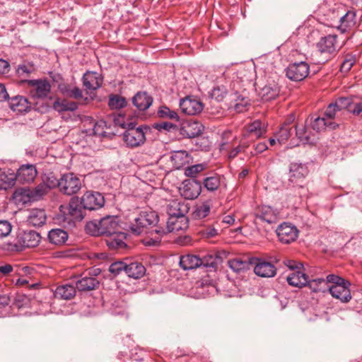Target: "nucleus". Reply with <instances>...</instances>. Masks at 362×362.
Instances as JSON below:
<instances>
[{
  "mask_svg": "<svg viewBox=\"0 0 362 362\" xmlns=\"http://www.w3.org/2000/svg\"><path fill=\"white\" fill-rule=\"evenodd\" d=\"M349 112L353 113L355 115H358L362 113V102L359 103H354L352 102V105L351 109H349Z\"/></svg>",
  "mask_w": 362,
  "mask_h": 362,
  "instance_id": "774afa93",
  "label": "nucleus"
},
{
  "mask_svg": "<svg viewBox=\"0 0 362 362\" xmlns=\"http://www.w3.org/2000/svg\"><path fill=\"white\" fill-rule=\"evenodd\" d=\"M16 173L11 169L6 171L0 170V189H7L14 186L16 182Z\"/></svg>",
  "mask_w": 362,
  "mask_h": 362,
  "instance_id": "f704fd0d",
  "label": "nucleus"
},
{
  "mask_svg": "<svg viewBox=\"0 0 362 362\" xmlns=\"http://www.w3.org/2000/svg\"><path fill=\"white\" fill-rule=\"evenodd\" d=\"M100 269H95L83 272L80 279L75 281L76 288L79 291H90L99 287L100 281L95 276L100 273Z\"/></svg>",
  "mask_w": 362,
  "mask_h": 362,
  "instance_id": "9b49d317",
  "label": "nucleus"
},
{
  "mask_svg": "<svg viewBox=\"0 0 362 362\" xmlns=\"http://www.w3.org/2000/svg\"><path fill=\"white\" fill-rule=\"evenodd\" d=\"M58 88L64 96L77 100L80 105H86L88 102V98L83 97L82 90L74 84L62 83Z\"/></svg>",
  "mask_w": 362,
  "mask_h": 362,
  "instance_id": "aec40b11",
  "label": "nucleus"
},
{
  "mask_svg": "<svg viewBox=\"0 0 362 362\" xmlns=\"http://www.w3.org/2000/svg\"><path fill=\"white\" fill-rule=\"evenodd\" d=\"M229 267L235 272H240L241 271L249 269L250 259L248 261H243L240 259H233L229 261Z\"/></svg>",
  "mask_w": 362,
  "mask_h": 362,
  "instance_id": "de8ad7c7",
  "label": "nucleus"
},
{
  "mask_svg": "<svg viewBox=\"0 0 362 362\" xmlns=\"http://www.w3.org/2000/svg\"><path fill=\"white\" fill-rule=\"evenodd\" d=\"M355 62L356 59L354 56L346 55L341 64L340 71L344 73L349 72Z\"/></svg>",
  "mask_w": 362,
  "mask_h": 362,
  "instance_id": "6e6d98bb",
  "label": "nucleus"
},
{
  "mask_svg": "<svg viewBox=\"0 0 362 362\" xmlns=\"http://www.w3.org/2000/svg\"><path fill=\"white\" fill-rule=\"evenodd\" d=\"M10 64L8 61L0 58V75H4L9 72Z\"/></svg>",
  "mask_w": 362,
  "mask_h": 362,
  "instance_id": "338daca9",
  "label": "nucleus"
},
{
  "mask_svg": "<svg viewBox=\"0 0 362 362\" xmlns=\"http://www.w3.org/2000/svg\"><path fill=\"white\" fill-rule=\"evenodd\" d=\"M35 71V67L33 64L24 63L18 65L16 69V74L18 77L21 79L22 82L26 83V81H28L26 78Z\"/></svg>",
  "mask_w": 362,
  "mask_h": 362,
  "instance_id": "79ce46f5",
  "label": "nucleus"
},
{
  "mask_svg": "<svg viewBox=\"0 0 362 362\" xmlns=\"http://www.w3.org/2000/svg\"><path fill=\"white\" fill-rule=\"evenodd\" d=\"M337 35H327L322 37L316 44L315 55L320 58L315 59L317 64H325L331 59L339 51Z\"/></svg>",
  "mask_w": 362,
  "mask_h": 362,
  "instance_id": "39448f33",
  "label": "nucleus"
},
{
  "mask_svg": "<svg viewBox=\"0 0 362 362\" xmlns=\"http://www.w3.org/2000/svg\"><path fill=\"white\" fill-rule=\"evenodd\" d=\"M286 76L293 81H301L309 74L310 66L305 62L290 64L286 69Z\"/></svg>",
  "mask_w": 362,
  "mask_h": 362,
  "instance_id": "4468645a",
  "label": "nucleus"
},
{
  "mask_svg": "<svg viewBox=\"0 0 362 362\" xmlns=\"http://www.w3.org/2000/svg\"><path fill=\"white\" fill-rule=\"evenodd\" d=\"M81 205L78 197H73L68 206H60V211L63 213V221L69 226H74L76 221H81L83 218V209Z\"/></svg>",
  "mask_w": 362,
  "mask_h": 362,
  "instance_id": "0eeeda50",
  "label": "nucleus"
},
{
  "mask_svg": "<svg viewBox=\"0 0 362 362\" xmlns=\"http://www.w3.org/2000/svg\"><path fill=\"white\" fill-rule=\"evenodd\" d=\"M202 267L216 269L219 262L218 256L214 255H206L201 258Z\"/></svg>",
  "mask_w": 362,
  "mask_h": 362,
  "instance_id": "8fccbe9b",
  "label": "nucleus"
},
{
  "mask_svg": "<svg viewBox=\"0 0 362 362\" xmlns=\"http://www.w3.org/2000/svg\"><path fill=\"white\" fill-rule=\"evenodd\" d=\"M132 102L138 110L144 111L151 105L153 98L146 92H139L132 98Z\"/></svg>",
  "mask_w": 362,
  "mask_h": 362,
  "instance_id": "c756f323",
  "label": "nucleus"
},
{
  "mask_svg": "<svg viewBox=\"0 0 362 362\" xmlns=\"http://www.w3.org/2000/svg\"><path fill=\"white\" fill-rule=\"evenodd\" d=\"M148 129L147 126L136 127L133 123H129L127 130L123 134V139L129 146H139L145 142L146 133Z\"/></svg>",
  "mask_w": 362,
  "mask_h": 362,
  "instance_id": "1a4fd4ad",
  "label": "nucleus"
},
{
  "mask_svg": "<svg viewBox=\"0 0 362 362\" xmlns=\"http://www.w3.org/2000/svg\"><path fill=\"white\" fill-rule=\"evenodd\" d=\"M125 239V233L118 230L116 233L109 235V238L106 240V244L110 249H124L127 247Z\"/></svg>",
  "mask_w": 362,
  "mask_h": 362,
  "instance_id": "7c9ffc66",
  "label": "nucleus"
},
{
  "mask_svg": "<svg viewBox=\"0 0 362 362\" xmlns=\"http://www.w3.org/2000/svg\"><path fill=\"white\" fill-rule=\"evenodd\" d=\"M338 112L339 111L334 103H331L326 108L323 117H325L327 121H334L333 119L335 118Z\"/></svg>",
  "mask_w": 362,
  "mask_h": 362,
  "instance_id": "bf43d9fd",
  "label": "nucleus"
},
{
  "mask_svg": "<svg viewBox=\"0 0 362 362\" xmlns=\"http://www.w3.org/2000/svg\"><path fill=\"white\" fill-rule=\"evenodd\" d=\"M83 86L88 90H97L102 84L103 79L101 75L95 71H87L83 76Z\"/></svg>",
  "mask_w": 362,
  "mask_h": 362,
  "instance_id": "393cba45",
  "label": "nucleus"
},
{
  "mask_svg": "<svg viewBox=\"0 0 362 362\" xmlns=\"http://www.w3.org/2000/svg\"><path fill=\"white\" fill-rule=\"evenodd\" d=\"M339 24L336 25L339 30L345 33L356 25V11L352 8L346 11V13L339 17Z\"/></svg>",
  "mask_w": 362,
  "mask_h": 362,
  "instance_id": "5701e85b",
  "label": "nucleus"
},
{
  "mask_svg": "<svg viewBox=\"0 0 362 362\" xmlns=\"http://www.w3.org/2000/svg\"><path fill=\"white\" fill-rule=\"evenodd\" d=\"M170 160L175 168L180 169L192 161V157L186 151H176L172 153Z\"/></svg>",
  "mask_w": 362,
  "mask_h": 362,
  "instance_id": "bb28decb",
  "label": "nucleus"
},
{
  "mask_svg": "<svg viewBox=\"0 0 362 362\" xmlns=\"http://www.w3.org/2000/svg\"><path fill=\"white\" fill-rule=\"evenodd\" d=\"M327 283V282L326 279L319 278V279H313L312 281L308 280L307 285H308L310 288L313 292H320V291L324 292L325 288H322V284H325Z\"/></svg>",
  "mask_w": 362,
  "mask_h": 362,
  "instance_id": "864d4df0",
  "label": "nucleus"
},
{
  "mask_svg": "<svg viewBox=\"0 0 362 362\" xmlns=\"http://www.w3.org/2000/svg\"><path fill=\"white\" fill-rule=\"evenodd\" d=\"M37 175L35 165H22L16 173V180L21 183H29L33 182Z\"/></svg>",
  "mask_w": 362,
  "mask_h": 362,
  "instance_id": "4be33fe9",
  "label": "nucleus"
},
{
  "mask_svg": "<svg viewBox=\"0 0 362 362\" xmlns=\"http://www.w3.org/2000/svg\"><path fill=\"white\" fill-rule=\"evenodd\" d=\"M326 281L332 285L328 286V291L332 296L339 300L342 303H348L351 299L350 291L351 284L344 278L335 275L329 274L326 277Z\"/></svg>",
  "mask_w": 362,
  "mask_h": 362,
  "instance_id": "20e7f679",
  "label": "nucleus"
},
{
  "mask_svg": "<svg viewBox=\"0 0 362 362\" xmlns=\"http://www.w3.org/2000/svg\"><path fill=\"white\" fill-rule=\"evenodd\" d=\"M339 125L334 121H327L324 117H316L312 122V128L319 132L327 127L331 129H335Z\"/></svg>",
  "mask_w": 362,
  "mask_h": 362,
  "instance_id": "a19ab883",
  "label": "nucleus"
},
{
  "mask_svg": "<svg viewBox=\"0 0 362 362\" xmlns=\"http://www.w3.org/2000/svg\"><path fill=\"white\" fill-rule=\"evenodd\" d=\"M200 233L202 237L205 238H214L218 234L217 230L214 227L204 228L200 231Z\"/></svg>",
  "mask_w": 362,
  "mask_h": 362,
  "instance_id": "e2e57ef3",
  "label": "nucleus"
},
{
  "mask_svg": "<svg viewBox=\"0 0 362 362\" xmlns=\"http://www.w3.org/2000/svg\"><path fill=\"white\" fill-rule=\"evenodd\" d=\"M180 132L184 136L194 138L202 134V126L197 122H187L182 126Z\"/></svg>",
  "mask_w": 362,
  "mask_h": 362,
  "instance_id": "2f4dec72",
  "label": "nucleus"
},
{
  "mask_svg": "<svg viewBox=\"0 0 362 362\" xmlns=\"http://www.w3.org/2000/svg\"><path fill=\"white\" fill-rule=\"evenodd\" d=\"M80 202L83 209L93 211L101 208L105 204V199L100 192L88 191L83 194Z\"/></svg>",
  "mask_w": 362,
  "mask_h": 362,
  "instance_id": "f3484780",
  "label": "nucleus"
},
{
  "mask_svg": "<svg viewBox=\"0 0 362 362\" xmlns=\"http://www.w3.org/2000/svg\"><path fill=\"white\" fill-rule=\"evenodd\" d=\"M158 222V216L153 211L145 210L140 212L138 217L135 218L134 223L130 226L132 231L136 234L146 232L148 227L156 226Z\"/></svg>",
  "mask_w": 362,
  "mask_h": 362,
  "instance_id": "423d86ee",
  "label": "nucleus"
},
{
  "mask_svg": "<svg viewBox=\"0 0 362 362\" xmlns=\"http://www.w3.org/2000/svg\"><path fill=\"white\" fill-rule=\"evenodd\" d=\"M279 240L284 244H290L294 242L298 236L297 228L289 223L284 222L276 229Z\"/></svg>",
  "mask_w": 362,
  "mask_h": 362,
  "instance_id": "dca6fc26",
  "label": "nucleus"
},
{
  "mask_svg": "<svg viewBox=\"0 0 362 362\" xmlns=\"http://www.w3.org/2000/svg\"><path fill=\"white\" fill-rule=\"evenodd\" d=\"M108 105L112 110L120 109L127 105V100L119 95H112L110 96Z\"/></svg>",
  "mask_w": 362,
  "mask_h": 362,
  "instance_id": "09e8293b",
  "label": "nucleus"
},
{
  "mask_svg": "<svg viewBox=\"0 0 362 362\" xmlns=\"http://www.w3.org/2000/svg\"><path fill=\"white\" fill-rule=\"evenodd\" d=\"M235 96L234 109L237 112H244L250 105V99L243 95H238L237 93H235Z\"/></svg>",
  "mask_w": 362,
  "mask_h": 362,
  "instance_id": "c03bdc74",
  "label": "nucleus"
},
{
  "mask_svg": "<svg viewBox=\"0 0 362 362\" xmlns=\"http://www.w3.org/2000/svg\"><path fill=\"white\" fill-rule=\"evenodd\" d=\"M81 188L80 179L72 173L62 175L60 178L59 191L64 194H76Z\"/></svg>",
  "mask_w": 362,
  "mask_h": 362,
  "instance_id": "f8f14e48",
  "label": "nucleus"
},
{
  "mask_svg": "<svg viewBox=\"0 0 362 362\" xmlns=\"http://www.w3.org/2000/svg\"><path fill=\"white\" fill-rule=\"evenodd\" d=\"M9 106L13 111L19 113L27 112L30 108L28 100L21 95L12 98L9 101Z\"/></svg>",
  "mask_w": 362,
  "mask_h": 362,
  "instance_id": "4c0bfd02",
  "label": "nucleus"
},
{
  "mask_svg": "<svg viewBox=\"0 0 362 362\" xmlns=\"http://www.w3.org/2000/svg\"><path fill=\"white\" fill-rule=\"evenodd\" d=\"M13 226L7 220H0V239L7 237L12 230Z\"/></svg>",
  "mask_w": 362,
  "mask_h": 362,
  "instance_id": "13d9d810",
  "label": "nucleus"
},
{
  "mask_svg": "<svg viewBox=\"0 0 362 362\" xmlns=\"http://www.w3.org/2000/svg\"><path fill=\"white\" fill-rule=\"evenodd\" d=\"M127 267V262L124 261H116L110 265L109 272L114 276H116L123 272L126 273Z\"/></svg>",
  "mask_w": 362,
  "mask_h": 362,
  "instance_id": "3c124183",
  "label": "nucleus"
},
{
  "mask_svg": "<svg viewBox=\"0 0 362 362\" xmlns=\"http://www.w3.org/2000/svg\"><path fill=\"white\" fill-rule=\"evenodd\" d=\"M211 209V202L210 200H207L197 206L194 211L193 212V216L196 219H203L209 216Z\"/></svg>",
  "mask_w": 362,
  "mask_h": 362,
  "instance_id": "37998d69",
  "label": "nucleus"
},
{
  "mask_svg": "<svg viewBox=\"0 0 362 362\" xmlns=\"http://www.w3.org/2000/svg\"><path fill=\"white\" fill-rule=\"evenodd\" d=\"M42 182H44L46 185V186H47L48 189L50 190L51 189L54 188L56 187H58L59 188L60 179L58 180L57 177H54V175L50 174L49 175L45 176Z\"/></svg>",
  "mask_w": 362,
  "mask_h": 362,
  "instance_id": "052dcab7",
  "label": "nucleus"
},
{
  "mask_svg": "<svg viewBox=\"0 0 362 362\" xmlns=\"http://www.w3.org/2000/svg\"><path fill=\"white\" fill-rule=\"evenodd\" d=\"M26 83L30 87V94L34 99H44L51 91L50 83L46 79L26 81Z\"/></svg>",
  "mask_w": 362,
  "mask_h": 362,
  "instance_id": "2eb2a0df",
  "label": "nucleus"
},
{
  "mask_svg": "<svg viewBox=\"0 0 362 362\" xmlns=\"http://www.w3.org/2000/svg\"><path fill=\"white\" fill-rule=\"evenodd\" d=\"M268 148L267 144L265 142H259L254 146V151L250 152V155L254 156L261 153Z\"/></svg>",
  "mask_w": 362,
  "mask_h": 362,
  "instance_id": "0e129e2a",
  "label": "nucleus"
},
{
  "mask_svg": "<svg viewBox=\"0 0 362 362\" xmlns=\"http://www.w3.org/2000/svg\"><path fill=\"white\" fill-rule=\"evenodd\" d=\"M180 266L184 270L194 269L202 267L201 258L195 255L187 254L180 258Z\"/></svg>",
  "mask_w": 362,
  "mask_h": 362,
  "instance_id": "c85d7f7f",
  "label": "nucleus"
},
{
  "mask_svg": "<svg viewBox=\"0 0 362 362\" xmlns=\"http://www.w3.org/2000/svg\"><path fill=\"white\" fill-rule=\"evenodd\" d=\"M49 189L44 182L37 185L35 188H20L15 191L14 197L23 203L37 201L47 194Z\"/></svg>",
  "mask_w": 362,
  "mask_h": 362,
  "instance_id": "6e6552de",
  "label": "nucleus"
},
{
  "mask_svg": "<svg viewBox=\"0 0 362 362\" xmlns=\"http://www.w3.org/2000/svg\"><path fill=\"white\" fill-rule=\"evenodd\" d=\"M224 180V177L218 173H209L203 179L202 185L209 192H215L219 189Z\"/></svg>",
  "mask_w": 362,
  "mask_h": 362,
  "instance_id": "a878e982",
  "label": "nucleus"
},
{
  "mask_svg": "<svg viewBox=\"0 0 362 362\" xmlns=\"http://www.w3.org/2000/svg\"><path fill=\"white\" fill-rule=\"evenodd\" d=\"M279 93V88L275 83H269L261 88L259 95L263 101H269L275 99Z\"/></svg>",
  "mask_w": 362,
  "mask_h": 362,
  "instance_id": "72a5a7b5",
  "label": "nucleus"
},
{
  "mask_svg": "<svg viewBox=\"0 0 362 362\" xmlns=\"http://www.w3.org/2000/svg\"><path fill=\"white\" fill-rule=\"evenodd\" d=\"M41 236L39 233L28 230L18 232L13 242L4 244V249L8 252H21L26 247H37L40 243Z\"/></svg>",
  "mask_w": 362,
  "mask_h": 362,
  "instance_id": "7ed1b4c3",
  "label": "nucleus"
},
{
  "mask_svg": "<svg viewBox=\"0 0 362 362\" xmlns=\"http://www.w3.org/2000/svg\"><path fill=\"white\" fill-rule=\"evenodd\" d=\"M227 93V90L225 86H216L213 88L211 93V96L217 101L222 100Z\"/></svg>",
  "mask_w": 362,
  "mask_h": 362,
  "instance_id": "5fc2aeb1",
  "label": "nucleus"
},
{
  "mask_svg": "<svg viewBox=\"0 0 362 362\" xmlns=\"http://www.w3.org/2000/svg\"><path fill=\"white\" fill-rule=\"evenodd\" d=\"M267 129L264 124L259 119H256L245 127V136L252 139H259L266 134Z\"/></svg>",
  "mask_w": 362,
  "mask_h": 362,
  "instance_id": "b1692460",
  "label": "nucleus"
},
{
  "mask_svg": "<svg viewBox=\"0 0 362 362\" xmlns=\"http://www.w3.org/2000/svg\"><path fill=\"white\" fill-rule=\"evenodd\" d=\"M279 212L269 206H261L255 211V222H265L269 224L275 223L279 220Z\"/></svg>",
  "mask_w": 362,
  "mask_h": 362,
  "instance_id": "6ab92c4d",
  "label": "nucleus"
},
{
  "mask_svg": "<svg viewBox=\"0 0 362 362\" xmlns=\"http://www.w3.org/2000/svg\"><path fill=\"white\" fill-rule=\"evenodd\" d=\"M158 115L161 118H169L171 119H175L176 121L179 120L177 113L174 110H171L166 106H162L160 107L158 111Z\"/></svg>",
  "mask_w": 362,
  "mask_h": 362,
  "instance_id": "603ef678",
  "label": "nucleus"
},
{
  "mask_svg": "<svg viewBox=\"0 0 362 362\" xmlns=\"http://www.w3.org/2000/svg\"><path fill=\"white\" fill-rule=\"evenodd\" d=\"M120 226L117 216H107L100 220H93L86 223L85 230L93 236L111 235L119 230Z\"/></svg>",
  "mask_w": 362,
  "mask_h": 362,
  "instance_id": "f03ea898",
  "label": "nucleus"
},
{
  "mask_svg": "<svg viewBox=\"0 0 362 362\" xmlns=\"http://www.w3.org/2000/svg\"><path fill=\"white\" fill-rule=\"evenodd\" d=\"M202 192V182L195 179H188L182 182L180 188L181 195L186 199H194Z\"/></svg>",
  "mask_w": 362,
  "mask_h": 362,
  "instance_id": "a211bd4d",
  "label": "nucleus"
},
{
  "mask_svg": "<svg viewBox=\"0 0 362 362\" xmlns=\"http://www.w3.org/2000/svg\"><path fill=\"white\" fill-rule=\"evenodd\" d=\"M145 273L146 268L141 263L137 262L127 263L126 274L128 276L136 279L142 277Z\"/></svg>",
  "mask_w": 362,
  "mask_h": 362,
  "instance_id": "58836bf2",
  "label": "nucleus"
},
{
  "mask_svg": "<svg viewBox=\"0 0 362 362\" xmlns=\"http://www.w3.org/2000/svg\"><path fill=\"white\" fill-rule=\"evenodd\" d=\"M76 286L70 284L59 286L56 288L54 296L57 298L69 300L76 295Z\"/></svg>",
  "mask_w": 362,
  "mask_h": 362,
  "instance_id": "ea45409f",
  "label": "nucleus"
},
{
  "mask_svg": "<svg viewBox=\"0 0 362 362\" xmlns=\"http://www.w3.org/2000/svg\"><path fill=\"white\" fill-rule=\"evenodd\" d=\"M46 219L47 216L45 210L33 209L30 211L27 221L29 225L38 227L45 224Z\"/></svg>",
  "mask_w": 362,
  "mask_h": 362,
  "instance_id": "473e14b6",
  "label": "nucleus"
},
{
  "mask_svg": "<svg viewBox=\"0 0 362 362\" xmlns=\"http://www.w3.org/2000/svg\"><path fill=\"white\" fill-rule=\"evenodd\" d=\"M309 170L305 164L298 163H291L289 167L288 181L293 184H296L300 197L306 196L307 189L302 185L306 176L308 175Z\"/></svg>",
  "mask_w": 362,
  "mask_h": 362,
  "instance_id": "9d476101",
  "label": "nucleus"
},
{
  "mask_svg": "<svg viewBox=\"0 0 362 362\" xmlns=\"http://www.w3.org/2000/svg\"><path fill=\"white\" fill-rule=\"evenodd\" d=\"M202 103L195 98L187 97L182 99L180 102V108L181 111L188 115H195L203 110Z\"/></svg>",
  "mask_w": 362,
  "mask_h": 362,
  "instance_id": "412c9836",
  "label": "nucleus"
},
{
  "mask_svg": "<svg viewBox=\"0 0 362 362\" xmlns=\"http://www.w3.org/2000/svg\"><path fill=\"white\" fill-rule=\"evenodd\" d=\"M291 130L292 127L288 124H284L275 134L277 141L281 144H284L291 136Z\"/></svg>",
  "mask_w": 362,
  "mask_h": 362,
  "instance_id": "49530a36",
  "label": "nucleus"
},
{
  "mask_svg": "<svg viewBox=\"0 0 362 362\" xmlns=\"http://www.w3.org/2000/svg\"><path fill=\"white\" fill-rule=\"evenodd\" d=\"M334 105L339 112L342 110H347L349 112L352 105V100L349 98H339L336 100Z\"/></svg>",
  "mask_w": 362,
  "mask_h": 362,
  "instance_id": "4d7b16f0",
  "label": "nucleus"
},
{
  "mask_svg": "<svg viewBox=\"0 0 362 362\" xmlns=\"http://www.w3.org/2000/svg\"><path fill=\"white\" fill-rule=\"evenodd\" d=\"M296 136L298 138V139L303 143V144H307L308 140L307 137H305V134H306V131L308 130V128L306 126L303 124H297L296 126Z\"/></svg>",
  "mask_w": 362,
  "mask_h": 362,
  "instance_id": "680f3d73",
  "label": "nucleus"
},
{
  "mask_svg": "<svg viewBox=\"0 0 362 362\" xmlns=\"http://www.w3.org/2000/svg\"><path fill=\"white\" fill-rule=\"evenodd\" d=\"M288 284L292 286L301 288L307 285L308 276L299 269L293 271L286 277Z\"/></svg>",
  "mask_w": 362,
  "mask_h": 362,
  "instance_id": "cd10ccee",
  "label": "nucleus"
},
{
  "mask_svg": "<svg viewBox=\"0 0 362 362\" xmlns=\"http://www.w3.org/2000/svg\"><path fill=\"white\" fill-rule=\"evenodd\" d=\"M253 140L252 138H248V136H245V134L243 133V137L240 141V144L238 145L240 148L243 150V152L247 153V148L250 145V141Z\"/></svg>",
  "mask_w": 362,
  "mask_h": 362,
  "instance_id": "69168bd1",
  "label": "nucleus"
},
{
  "mask_svg": "<svg viewBox=\"0 0 362 362\" xmlns=\"http://www.w3.org/2000/svg\"><path fill=\"white\" fill-rule=\"evenodd\" d=\"M78 103L70 101L66 99L57 98L53 103V109L59 112L66 111H75L78 109Z\"/></svg>",
  "mask_w": 362,
  "mask_h": 362,
  "instance_id": "e433bc0d",
  "label": "nucleus"
},
{
  "mask_svg": "<svg viewBox=\"0 0 362 362\" xmlns=\"http://www.w3.org/2000/svg\"><path fill=\"white\" fill-rule=\"evenodd\" d=\"M68 237L67 232L61 228H54L48 233L49 242L56 245L64 244L68 240Z\"/></svg>",
  "mask_w": 362,
  "mask_h": 362,
  "instance_id": "c9c22d12",
  "label": "nucleus"
},
{
  "mask_svg": "<svg viewBox=\"0 0 362 362\" xmlns=\"http://www.w3.org/2000/svg\"><path fill=\"white\" fill-rule=\"evenodd\" d=\"M180 203L173 202L168 209L169 218L166 228H156L153 231L159 235L185 230L188 228V220L185 211L180 209Z\"/></svg>",
  "mask_w": 362,
  "mask_h": 362,
  "instance_id": "f257e3e1",
  "label": "nucleus"
},
{
  "mask_svg": "<svg viewBox=\"0 0 362 362\" xmlns=\"http://www.w3.org/2000/svg\"><path fill=\"white\" fill-rule=\"evenodd\" d=\"M250 262L254 267L255 274L264 278L273 277L276 274V267L269 262L258 257L250 258Z\"/></svg>",
  "mask_w": 362,
  "mask_h": 362,
  "instance_id": "ddd939ff",
  "label": "nucleus"
},
{
  "mask_svg": "<svg viewBox=\"0 0 362 362\" xmlns=\"http://www.w3.org/2000/svg\"><path fill=\"white\" fill-rule=\"evenodd\" d=\"M206 168V165L203 163L189 165L185 168L184 173L185 176L194 179L200 173L203 172Z\"/></svg>",
  "mask_w": 362,
  "mask_h": 362,
  "instance_id": "a18cd8bd",
  "label": "nucleus"
}]
</instances>
